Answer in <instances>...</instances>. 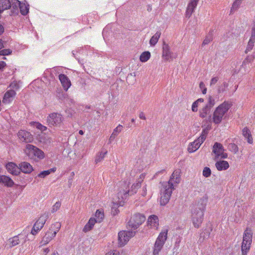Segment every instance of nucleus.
Segmentation results:
<instances>
[{"instance_id":"f257e3e1","label":"nucleus","mask_w":255,"mask_h":255,"mask_svg":"<svg viewBox=\"0 0 255 255\" xmlns=\"http://www.w3.org/2000/svg\"><path fill=\"white\" fill-rule=\"evenodd\" d=\"M180 170H176L173 172L168 182L162 183L160 197V204L161 205H165L169 202L173 190L175 189L177 185L180 183Z\"/></svg>"},{"instance_id":"f03ea898","label":"nucleus","mask_w":255,"mask_h":255,"mask_svg":"<svg viewBox=\"0 0 255 255\" xmlns=\"http://www.w3.org/2000/svg\"><path fill=\"white\" fill-rule=\"evenodd\" d=\"M207 201L208 198L206 196L202 197L192 210L191 219L194 226L196 228H199L203 222Z\"/></svg>"},{"instance_id":"7ed1b4c3","label":"nucleus","mask_w":255,"mask_h":255,"mask_svg":"<svg viewBox=\"0 0 255 255\" xmlns=\"http://www.w3.org/2000/svg\"><path fill=\"white\" fill-rule=\"evenodd\" d=\"M231 104L228 102H224L217 107L213 113L212 117L210 116V122L215 125L220 124L225 117V114L228 111Z\"/></svg>"},{"instance_id":"20e7f679","label":"nucleus","mask_w":255,"mask_h":255,"mask_svg":"<svg viewBox=\"0 0 255 255\" xmlns=\"http://www.w3.org/2000/svg\"><path fill=\"white\" fill-rule=\"evenodd\" d=\"M122 185H124L126 188V190H124L123 195L122 190H120L118 193L117 197L113 199L112 205L111 207V213L113 216H115L118 214L119 210L118 208L120 206H123L125 203V201L128 197V191L127 189V185L126 183H122Z\"/></svg>"},{"instance_id":"39448f33","label":"nucleus","mask_w":255,"mask_h":255,"mask_svg":"<svg viewBox=\"0 0 255 255\" xmlns=\"http://www.w3.org/2000/svg\"><path fill=\"white\" fill-rule=\"evenodd\" d=\"M24 152L30 159L33 160L42 159L44 157V153L35 146L28 144L26 145Z\"/></svg>"},{"instance_id":"423d86ee","label":"nucleus","mask_w":255,"mask_h":255,"mask_svg":"<svg viewBox=\"0 0 255 255\" xmlns=\"http://www.w3.org/2000/svg\"><path fill=\"white\" fill-rule=\"evenodd\" d=\"M167 229L163 230L159 234L154 244L153 254L154 255H158L159 252L162 249L165 242L167 238Z\"/></svg>"},{"instance_id":"0eeeda50","label":"nucleus","mask_w":255,"mask_h":255,"mask_svg":"<svg viewBox=\"0 0 255 255\" xmlns=\"http://www.w3.org/2000/svg\"><path fill=\"white\" fill-rule=\"evenodd\" d=\"M252 242V233L251 231L247 229L244 233L243 240L242 244V255H247L250 249Z\"/></svg>"},{"instance_id":"6e6552de","label":"nucleus","mask_w":255,"mask_h":255,"mask_svg":"<svg viewBox=\"0 0 255 255\" xmlns=\"http://www.w3.org/2000/svg\"><path fill=\"white\" fill-rule=\"evenodd\" d=\"M145 220V217L144 215L136 213L134 214L130 218L128 223V226L131 229L135 230L142 224Z\"/></svg>"},{"instance_id":"1a4fd4ad","label":"nucleus","mask_w":255,"mask_h":255,"mask_svg":"<svg viewBox=\"0 0 255 255\" xmlns=\"http://www.w3.org/2000/svg\"><path fill=\"white\" fill-rule=\"evenodd\" d=\"M63 121L62 115L58 113H53L47 118V123L50 127H59Z\"/></svg>"},{"instance_id":"9d476101","label":"nucleus","mask_w":255,"mask_h":255,"mask_svg":"<svg viewBox=\"0 0 255 255\" xmlns=\"http://www.w3.org/2000/svg\"><path fill=\"white\" fill-rule=\"evenodd\" d=\"M48 217V213H45L42 214L35 223L31 230V234L33 235H36L43 228Z\"/></svg>"},{"instance_id":"9b49d317","label":"nucleus","mask_w":255,"mask_h":255,"mask_svg":"<svg viewBox=\"0 0 255 255\" xmlns=\"http://www.w3.org/2000/svg\"><path fill=\"white\" fill-rule=\"evenodd\" d=\"M10 86L13 89L7 90L4 94L2 102L5 104H9L13 101L16 95V92L14 89L15 90L18 89V86L16 83H11Z\"/></svg>"},{"instance_id":"f8f14e48","label":"nucleus","mask_w":255,"mask_h":255,"mask_svg":"<svg viewBox=\"0 0 255 255\" xmlns=\"http://www.w3.org/2000/svg\"><path fill=\"white\" fill-rule=\"evenodd\" d=\"M177 56V53L173 52L169 45L164 42L162 45V58L165 61H171L176 58Z\"/></svg>"},{"instance_id":"ddd939ff","label":"nucleus","mask_w":255,"mask_h":255,"mask_svg":"<svg viewBox=\"0 0 255 255\" xmlns=\"http://www.w3.org/2000/svg\"><path fill=\"white\" fill-rule=\"evenodd\" d=\"M135 232L133 231H122L118 234V241L120 246H124L129 241V239L135 235Z\"/></svg>"},{"instance_id":"4468645a","label":"nucleus","mask_w":255,"mask_h":255,"mask_svg":"<svg viewBox=\"0 0 255 255\" xmlns=\"http://www.w3.org/2000/svg\"><path fill=\"white\" fill-rule=\"evenodd\" d=\"M27 235L25 233L22 232L12 238H10L8 240V243L10 248L14 247L18 245L21 241L23 243H25L27 241Z\"/></svg>"},{"instance_id":"2eb2a0df","label":"nucleus","mask_w":255,"mask_h":255,"mask_svg":"<svg viewBox=\"0 0 255 255\" xmlns=\"http://www.w3.org/2000/svg\"><path fill=\"white\" fill-rule=\"evenodd\" d=\"M213 152L215 154V159L219 158H226L228 156L227 153L224 152V149L223 145L218 142H215L213 149Z\"/></svg>"},{"instance_id":"dca6fc26","label":"nucleus","mask_w":255,"mask_h":255,"mask_svg":"<svg viewBox=\"0 0 255 255\" xmlns=\"http://www.w3.org/2000/svg\"><path fill=\"white\" fill-rule=\"evenodd\" d=\"M126 183V184L127 185V190L128 191V196L129 195H132L134 193H135L136 192V191L137 190V189H138L140 186H141V182L139 181H138L137 183H136V184H134L132 185L131 187V190H129V182H127V181H121L119 182V191L120 190H122V193H123L124 192V190H126V188L125 187L124 185H122V183Z\"/></svg>"},{"instance_id":"f3484780","label":"nucleus","mask_w":255,"mask_h":255,"mask_svg":"<svg viewBox=\"0 0 255 255\" xmlns=\"http://www.w3.org/2000/svg\"><path fill=\"white\" fill-rule=\"evenodd\" d=\"M18 138L20 142L30 143L33 140V135L25 130H20L17 133Z\"/></svg>"},{"instance_id":"a211bd4d","label":"nucleus","mask_w":255,"mask_h":255,"mask_svg":"<svg viewBox=\"0 0 255 255\" xmlns=\"http://www.w3.org/2000/svg\"><path fill=\"white\" fill-rule=\"evenodd\" d=\"M59 79L63 89L67 91L71 85L70 80L67 76L63 74L59 75Z\"/></svg>"},{"instance_id":"6ab92c4d","label":"nucleus","mask_w":255,"mask_h":255,"mask_svg":"<svg viewBox=\"0 0 255 255\" xmlns=\"http://www.w3.org/2000/svg\"><path fill=\"white\" fill-rule=\"evenodd\" d=\"M6 168L8 172L13 175H17L20 173L19 166H18L13 162H8L6 165Z\"/></svg>"},{"instance_id":"aec40b11","label":"nucleus","mask_w":255,"mask_h":255,"mask_svg":"<svg viewBox=\"0 0 255 255\" xmlns=\"http://www.w3.org/2000/svg\"><path fill=\"white\" fill-rule=\"evenodd\" d=\"M199 0H191L188 4L186 12V16L187 17H190L194 12V9L196 7L197 3Z\"/></svg>"},{"instance_id":"412c9836","label":"nucleus","mask_w":255,"mask_h":255,"mask_svg":"<svg viewBox=\"0 0 255 255\" xmlns=\"http://www.w3.org/2000/svg\"><path fill=\"white\" fill-rule=\"evenodd\" d=\"M19 171H21L24 173H30L33 171L32 165L27 162H22L19 164Z\"/></svg>"},{"instance_id":"4be33fe9","label":"nucleus","mask_w":255,"mask_h":255,"mask_svg":"<svg viewBox=\"0 0 255 255\" xmlns=\"http://www.w3.org/2000/svg\"><path fill=\"white\" fill-rule=\"evenodd\" d=\"M158 218L156 215L150 216L147 220V225L151 228L157 229L158 226Z\"/></svg>"},{"instance_id":"5701e85b","label":"nucleus","mask_w":255,"mask_h":255,"mask_svg":"<svg viewBox=\"0 0 255 255\" xmlns=\"http://www.w3.org/2000/svg\"><path fill=\"white\" fill-rule=\"evenodd\" d=\"M21 2L18 0H10V8L12 14H17Z\"/></svg>"},{"instance_id":"b1692460","label":"nucleus","mask_w":255,"mask_h":255,"mask_svg":"<svg viewBox=\"0 0 255 255\" xmlns=\"http://www.w3.org/2000/svg\"><path fill=\"white\" fill-rule=\"evenodd\" d=\"M55 232H52L50 230L47 231L45 236L43 237L42 243L43 245L48 244L51 240H52L56 236Z\"/></svg>"},{"instance_id":"393cba45","label":"nucleus","mask_w":255,"mask_h":255,"mask_svg":"<svg viewBox=\"0 0 255 255\" xmlns=\"http://www.w3.org/2000/svg\"><path fill=\"white\" fill-rule=\"evenodd\" d=\"M203 142H200V140L198 141L197 138L194 141L190 143L188 147V151L191 153L195 151L199 148Z\"/></svg>"},{"instance_id":"a878e982","label":"nucleus","mask_w":255,"mask_h":255,"mask_svg":"<svg viewBox=\"0 0 255 255\" xmlns=\"http://www.w3.org/2000/svg\"><path fill=\"white\" fill-rule=\"evenodd\" d=\"M0 182L7 187H12L14 184L13 180L9 177L5 175L0 176Z\"/></svg>"},{"instance_id":"bb28decb","label":"nucleus","mask_w":255,"mask_h":255,"mask_svg":"<svg viewBox=\"0 0 255 255\" xmlns=\"http://www.w3.org/2000/svg\"><path fill=\"white\" fill-rule=\"evenodd\" d=\"M215 165L217 169L219 171L226 170L229 167L228 162L225 160L217 161Z\"/></svg>"},{"instance_id":"cd10ccee","label":"nucleus","mask_w":255,"mask_h":255,"mask_svg":"<svg viewBox=\"0 0 255 255\" xmlns=\"http://www.w3.org/2000/svg\"><path fill=\"white\" fill-rule=\"evenodd\" d=\"M123 127L121 125H119L113 130V133L109 138V142H111L122 131Z\"/></svg>"},{"instance_id":"c85d7f7f","label":"nucleus","mask_w":255,"mask_h":255,"mask_svg":"<svg viewBox=\"0 0 255 255\" xmlns=\"http://www.w3.org/2000/svg\"><path fill=\"white\" fill-rule=\"evenodd\" d=\"M242 133L244 136L247 139L248 143L252 144L253 143V139L249 129L247 128H245L242 130Z\"/></svg>"},{"instance_id":"c756f323","label":"nucleus","mask_w":255,"mask_h":255,"mask_svg":"<svg viewBox=\"0 0 255 255\" xmlns=\"http://www.w3.org/2000/svg\"><path fill=\"white\" fill-rule=\"evenodd\" d=\"M10 8V0H0V13Z\"/></svg>"},{"instance_id":"7c9ffc66","label":"nucleus","mask_w":255,"mask_h":255,"mask_svg":"<svg viewBox=\"0 0 255 255\" xmlns=\"http://www.w3.org/2000/svg\"><path fill=\"white\" fill-rule=\"evenodd\" d=\"M96 223V221L94 218H90L89 222L85 226L83 230V232H87L91 230Z\"/></svg>"},{"instance_id":"2f4dec72","label":"nucleus","mask_w":255,"mask_h":255,"mask_svg":"<svg viewBox=\"0 0 255 255\" xmlns=\"http://www.w3.org/2000/svg\"><path fill=\"white\" fill-rule=\"evenodd\" d=\"M228 86V83L225 81L222 83H219L217 87L218 93L220 94L225 92Z\"/></svg>"},{"instance_id":"473e14b6","label":"nucleus","mask_w":255,"mask_h":255,"mask_svg":"<svg viewBox=\"0 0 255 255\" xmlns=\"http://www.w3.org/2000/svg\"><path fill=\"white\" fill-rule=\"evenodd\" d=\"M56 170V168L53 167L49 170L43 171L38 174V177L41 178H44V177L50 174L51 173H53L55 172Z\"/></svg>"},{"instance_id":"72a5a7b5","label":"nucleus","mask_w":255,"mask_h":255,"mask_svg":"<svg viewBox=\"0 0 255 255\" xmlns=\"http://www.w3.org/2000/svg\"><path fill=\"white\" fill-rule=\"evenodd\" d=\"M104 218V212L102 210H97L95 214L96 223H101Z\"/></svg>"},{"instance_id":"f704fd0d","label":"nucleus","mask_w":255,"mask_h":255,"mask_svg":"<svg viewBox=\"0 0 255 255\" xmlns=\"http://www.w3.org/2000/svg\"><path fill=\"white\" fill-rule=\"evenodd\" d=\"M151 54L149 51H145L142 52L139 57L140 61L142 62L147 61L150 58Z\"/></svg>"},{"instance_id":"c9c22d12","label":"nucleus","mask_w":255,"mask_h":255,"mask_svg":"<svg viewBox=\"0 0 255 255\" xmlns=\"http://www.w3.org/2000/svg\"><path fill=\"white\" fill-rule=\"evenodd\" d=\"M211 109L208 106H205L200 111L199 116L202 118H204L210 113Z\"/></svg>"},{"instance_id":"e433bc0d","label":"nucleus","mask_w":255,"mask_h":255,"mask_svg":"<svg viewBox=\"0 0 255 255\" xmlns=\"http://www.w3.org/2000/svg\"><path fill=\"white\" fill-rule=\"evenodd\" d=\"M161 35L160 32H157L151 38L149 43L151 46H154L158 41V39Z\"/></svg>"},{"instance_id":"4c0bfd02","label":"nucleus","mask_w":255,"mask_h":255,"mask_svg":"<svg viewBox=\"0 0 255 255\" xmlns=\"http://www.w3.org/2000/svg\"><path fill=\"white\" fill-rule=\"evenodd\" d=\"M28 5H26L25 3H21L19 10L22 15H25L28 12Z\"/></svg>"},{"instance_id":"58836bf2","label":"nucleus","mask_w":255,"mask_h":255,"mask_svg":"<svg viewBox=\"0 0 255 255\" xmlns=\"http://www.w3.org/2000/svg\"><path fill=\"white\" fill-rule=\"evenodd\" d=\"M107 151H102L97 155L95 158V162L96 163L101 162L105 157V155L107 154Z\"/></svg>"},{"instance_id":"ea45409f","label":"nucleus","mask_w":255,"mask_h":255,"mask_svg":"<svg viewBox=\"0 0 255 255\" xmlns=\"http://www.w3.org/2000/svg\"><path fill=\"white\" fill-rule=\"evenodd\" d=\"M213 40V33L212 31L209 32L208 35L206 36L205 39L203 40L202 44V46L209 44Z\"/></svg>"},{"instance_id":"a19ab883","label":"nucleus","mask_w":255,"mask_h":255,"mask_svg":"<svg viewBox=\"0 0 255 255\" xmlns=\"http://www.w3.org/2000/svg\"><path fill=\"white\" fill-rule=\"evenodd\" d=\"M208 131L209 129L207 128L203 129L200 136L198 138V141H200V142H204L206 138Z\"/></svg>"},{"instance_id":"79ce46f5","label":"nucleus","mask_w":255,"mask_h":255,"mask_svg":"<svg viewBox=\"0 0 255 255\" xmlns=\"http://www.w3.org/2000/svg\"><path fill=\"white\" fill-rule=\"evenodd\" d=\"M61 228V224L59 222H56L54 224H52L50 227V231L53 232H55V234H56L58 231H59Z\"/></svg>"},{"instance_id":"37998d69","label":"nucleus","mask_w":255,"mask_h":255,"mask_svg":"<svg viewBox=\"0 0 255 255\" xmlns=\"http://www.w3.org/2000/svg\"><path fill=\"white\" fill-rule=\"evenodd\" d=\"M243 0H235L234 2L231 9V12L236 10L240 5Z\"/></svg>"},{"instance_id":"c03bdc74","label":"nucleus","mask_w":255,"mask_h":255,"mask_svg":"<svg viewBox=\"0 0 255 255\" xmlns=\"http://www.w3.org/2000/svg\"><path fill=\"white\" fill-rule=\"evenodd\" d=\"M255 42V40L250 39L247 48L245 50L246 53H248L249 52L251 51L253 49L254 46Z\"/></svg>"},{"instance_id":"a18cd8bd","label":"nucleus","mask_w":255,"mask_h":255,"mask_svg":"<svg viewBox=\"0 0 255 255\" xmlns=\"http://www.w3.org/2000/svg\"><path fill=\"white\" fill-rule=\"evenodd\" d=\"M228 148L229 150L235 153L238 151V147L235 143H231L229 144Z\"/></svg>"},{"instance_id":"49530a36","label":"nucleus","mask_w":255,"mask_h":255,"mask_svg":"<svg viewBox=\"0 0 255 255\" xmlns=\"http://www.w3.org/2000/svg\"><path fill=\"white\" fill-rule=\"evenodd\" d=\"M215 99L210 96L208 98V103L205 106H208V107L209 108L211 109V108L215 105Z\"/></svg>"},{"instance_id":"de8ad7c7","label":"nucleus","mask_w":255,"mask_h":255,"mask_svg":"<svg viewBox=\"0 0 255 255\" xmlns=\"http://www.w3.org/2000/svg\"><path fill=\"white\" fill-rule=\"evenodd\" d=\"M211 169L208 167H205L203 171V175L206 177H208L211 175Z\"/></svg>"},{"instance_id":"09e8293b","label":"nucleus","mask_w":255,"mask_h":255,"mask_svg":"<svg viewBox=\"0 0 255 255\" xmlns=\"http://www.w3.org/2000/svg\"><path fill=\"white\" fill-rule=\"evenodd\" d=\"M34 126L37 128L40 129L41 131H45L47 129V128L45 126H43L42 125L39 123H34Z\"/></svg>"},{"instance_id":"8fccbe9b","label":"nucleus","mask_w":255,"mask_h":255,"mask_svg":"<svg viewBox=\"0 0 255 255\" xmlns=\"http://www.w3.org/2000/svg\"><path fill=\"white\" fill-rule=\"evenodd\" d=\"M60 206L61 203L60 202H56L52 208L51 212L52 213L56 212L60 208Z\"/></svg>"},{"instance_id":"3c124183","label":"nucleus","mask_w":255,"mask_h":255,"mask_svg":"<svg viewBox=\"0 0 255 255\" xmlns=\"http://www.w3.org/2000/svg\"><path fill=\"white\" fill-rule=\"evenodd\" d=\"M11 51H10L8 49H3L1 50H0V55H3V56L7 55L10 54L11 53Z\"/></svg>"},{"instance_id":"603ef678","label":"nucleus","mask_w":255,"mask_h":255,"mask_svg":"<svg viewBox=\"0 0 255 255\" xmlns=\"http://www.w3.org/2000/svg\"><path fill=\"white\" fill-rule=\"evenodd\" d=\"M255 57V53L253 55H252L251 56H248L247 58L245 59L244 61V63H245L246 62L249 63L252 60L254 59V58Z\"/></svg>"},{"instance_id":"864d4df0","label":"nucleus","mask_w":255,"mask_h":255,"mask_svg":"<svg viewBox=\"0 0 255 255\" xmlns=\"http://www.w3.org/2000/svg\"><path fill=\"white\" fill-rule=\"evenodd\" d=\"M218 80H219V78L218 77H215L212 78L210 81V86H213V85L216 84L217 83V82L218 81Z\"/></svg>"},{"instance_id":"5fc2aeb1","label":"nucleus","mask_w":255,"mask_h":255,"mask_svg":"<svg viewBox=\"0 0 255 255\" xmlns=\"http://www.w3.org/2000/svg\"><path fill=\"white\" fill-rule=\"evenodd\" d=\"M198 103L196 102H194L192 105V111L194 112H197L198 110Z\"/></svg>"},{"instance_id":"6e6d98bb","label":"nucleus","mask_w":255,"mask_h":255,"mask_svg":"<svg viewBox=\"0 0 255 255\" xmlns=\"http://www.w3.org/2000/svg\"><path fill=\"white\" fill-rule=\"evenodd\" d=\"M250 39L255 40V30L252 29V34Z\"/></svg>"},{"instance_id":"4d7b16f0","label":"nucleus","mask_w":255,"mask_h":255,"mask_svg":"<svg viewBox=\"0 0 255 255\" xmlns=\"http://www.w3.org/2000/svg\"><path fill=\"white\" fill-rule=\"evenodd\" d=\"M139 117L140 119L145 120L146 118L143 112H140L139 115Z\"/></svg>"},{"instance_id":"13d9d810","label":"nucleus","mask_w":255,"mask_h":255,"mask_svg":"<svg viewBox=\"0 0 255 255\" xmlns=\"http://www.w3.org/2000/svg\"><path fill=\"white\" fill-rule=\"evenodd\" d=\"M5 66H6V64L4 62H3V61L0 62V70L2 69Z\"/></svg>"},{"instance_id":"bf43d9fd","label":"nucleus","mask_w":255,"mask_h":255,"mask_svg":"<svg viewBox=\"0 0 255 255\" xmlns=\"http://www.w3.org/2000/svg\"><path fill=\"white\" fill-rule=\"evenodd\" d=\"M199 87L201 90L206 88L205 85L203 82L200 83Z\"/></svg>"},{"instance_id":"052dcab7","label":"nucleus","mask_w":255,"mask_h":255,"mask_svg":"<svg viewBox=\"0 0 255 255\" xmlns=\"http://www.w3.org/2000/svg\"><path fill=\"white\" fill-rule=\"evenodd\" d=\"M106 255H119V254L118 252L115 251L114 252H109Z\"/></svg>"},{"instance_id":"680f3d73","label":"nucleus","mask_w":255,"mask_h":255,"mask_svg":"<svg viewBox=\"0 0 255 255\" xmlns=\"http://www.w3.org/2000/svg\"><path fill=\"white\" fill-rule=\"evenodd\" d=\"M3 31H4L3 27L1 24H0V34L2 33L3 32Z\"/></svg>"},{"instance_id":"e2e57ef3","label":"nucleus","mask_w":255,"mask_h":255,"mask_svg":"<svg viewBox=\"0 0 255 255\" xmlns=\"http://www.w3.org/2000/svg\"><path fill=\"white\" fill-rule=\"evenodd\" d=\"M203 101H204V100L203 99L200 98V99H198L197 100H196L195 102L198 104L199 102L202 103V102H203Z\"/></svg>"},{"instance_id":"0e129e2a","label":"nucleus","mask_w":255,"mask_h":255,"mask_svg":"<svg viewBox=\"0 0 255 255\" xmlns=\"http://www.w3.org/2000/svg\"><path fill=\"white\" fill-rule=\"evenodd\" d=\"M43 251L46 254L49 252V249L48 248H45L43 250Z\"/></svg>"},{"instance_id":"69168bd1","label":"nucleus","mask_w":255,"mask_h":255,"mask_svg":"<svg viewBox=\"0 0 255 255\" xmlns=\"http://www.w3.org/2000/svg\"><path fill=\"white\" fill-rule=\"evenodd\" d=\"M202 92L203 94H205L207 93V88L202 89Z\"/></svg>"},{"instance_id":"338daca9","label":"nucleus","mask_w":255,"mask_h":255,"mask_svg":"<svg viewBox=\"0 0 255 255\" xmlns=\"http://www.w3.org/2000/svg\"><path fill=\"white\" fill-rule=\"evenodd\" d=\"M3 47V43L2 42V40L0 39V49H1Z\"/></svg>"},{"instance_id":"774afa93","label":"nucleus","mask_w":255,"mask_h":255,"mask_svg":"<svg viewBox=\"0 0 255 255\" xmlns=\"http://www.w3.org/2000/svg\"><path fill=\"white\" fill-rule=\"evenodd\" d=\"M79 133L81 135H83L84 134V131L82 130H80L79 131Z\"/></svg>"}]
</instances>
